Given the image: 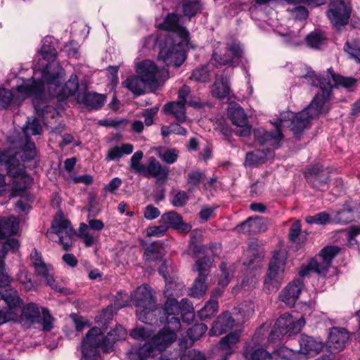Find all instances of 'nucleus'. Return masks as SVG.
<instances>
[{"mask_svg": "<svg viewBox=\"0 0 360 360\" xmlns=\"http://www.w3.org/2000/svg\"><path fill=\"white\" fill-rule=\"evenodd\" d=\"M37 275L43 277L48 285L56 291L67 293V290L61 286L53 278V267L50 264H44L34 268Z\"/></svg>", "mask_w": 360, "mask_h": 360, "instance_id": "nucleus-31", "label": "nucleus"}, {"mask_svg": "<svg viewBox=\"0 0 360 360\" xmlns=\"http://www.w3.org/2000/svg\"><path fill=\"white\" fill-rule=\"evenodd\" d=\"M143 153L141 150L136 151L131 157L129 166L132 172L136 174L143 173L145 165L141 164V161L143 159Z\"/></svg>", "mask_w": 360, "mask_h": 360, "instance_id": "nucleus-47", "label": "nucleus"}, {"mask_svg": "<svg viewBox=\"0 0 360 360\" xmlns=\"http://www.w3.org/2000/svg\"><path fill=\"white\" fill-rule=\"evenodd\" d=\"M136 316L139 321L147 324H151L156 321V316L159 309L156 307L155 302L153 306H146L141 309H136Z\"/></svg>", "mask_w": 360, "mask_h": 360, "instance_id": "nucleus-37", "label": "nucleus"}, {"mask_svg": "<svg viewBox=\"0 0 360 360\" xmlns=\"http://www.w3.org/2000/svg\"><path fill=\"white\" fill-rule=\"evenodd\" d=\"M17 278L24 286L25 290H30L33 288V284L27 271L25 269H20L17 274Z\"/></svg>", "mask_w": 360, "mask_h": 360, "instance_id": "nucleus-60", "label": "nucleus"}, {"mask_svg": "<svg viewBox=\"0 0 360 360\" xmlns=\"http://www.w3.org/2000/svg\"><path fill=\"white\" fill-rule=\"evenodd\" d=\"M160 245L157 243H153L148 246L144 251V259L146 261L157 259L160 256Z\"/></svg>", "mask_w": 360, "mask_h": 360, "instance_id": "nucleus-56", "label": "nucleus"}, {"mask_svg": "<svg viewBox=\"0 0 360 360\" xmlns=\"http://www.w3.org/2000/svg\"><path fill=\"white\" fill-rule=\"evenodd\" d=\"M326 14L334 26H344L348 22L350 9L344 0H330Z\"/></svg>", "mask_w": 360, "mask_h": 360, "instance_id": "nucleus-18", "label": "nucleus"}, {"mask_svg": "<svg viewBox=\"0 0 360 360\" xmlns=\"http://www.w3.org/2000/svg\"><path fill=\"white\" fill-rule=\"evenodd\" d=\"M307 44L312 49H319L325 40V35L319 31H314L306 37Z\"/></svg>", "mask_w": 360, "mask_h": 360, "instance_id": "nucleus-46", "label": "nucleus"}, {"mask_svg": "<svg viewBox=\"0 0 360 360\" xmlns=\"http://www.w3.org/2000/svg\"><path fill=\"white\" fill-rule=\"evenodd\" d=\"M305 221L308 224L324 225L330 221V215L326 212H321L313 216H307Z\"/></svg>", "mask_w": 360, "mask_h": 360, "instance_id": "nucleus-54", "label": "nucleus"}, {"mask_svg": "<svg viewBox=\"0 0 360 360\" xmlns=\"http://www.w3.org/2000/svg\"><path fill=\"white\" fill-rule=\"evenodd\" d=\"M305 324L304 319L294 318L292 315L285 313L282 314L275 323L269 336L270 341L280 339L285 335L291 336L298 333Z\"/></svg>", "mask_w": 360, "mask_h": 360, "instance_id": "nucleus-14", "label": "nucleus"}, {"mask_svg": "<svg viewBox=\"0 0 360 360\" xmlns=\"http://www.w3.org/2000/svg\"><path fill=\"white\" fill-rule=\"evenodd\" d=\"M18 229L19 221L16 217H0V286L5 285L12 281L5 271V256L8 251L15 252L20 246L18 240L15 238L8 239L4 243H1V240L16 234Z\"/></svg>", "mask_w": 360, "mask_h": 360, "instance_id": "nucleus-8", "label": "nucleus"}, {"mask_svg": "<svg viewBox=\"0 0 360 360\" xmlns=\"http://www.w3.org/2000/svg\"><path fill=\"white\" fill-rule=\"evenodd\" d=\"M180 360H207V358L200 351L191 349L186 352L180 359Z\"/></svg>", "mask_w": 360, "mask_h": 360, "instance_id": "nucleus-62", "label": "nucleus"}, {"mask_svg": "<svg viewBox=\"0 0 360 360\" xmlns=\"http://www.w3.org/2000/svg\"><path fill=\"white\" fill-rule=\"evenodd\" d=\"M168 229L166 225L161 224L159 226H149L146 229L147 236L149 237H162L163 236Z\"/></svg>", "mask_w": 360, "mask_h": 360, "instance_id": "nucleus-61", "label": "nucleus"}, {"mask_svg": "<svg viewBox=\"0 0 360 360\" xmlns=\"http://www.w3.org/2000/svg\"><path fill=\"white\" fill-rule=\"evenodd\" d=\"M50 69L51 66H47L43 71H35L32 76V84L38 86V89L41 91L40 102L41 108L44 109V112L48 111L45 106H49L47 102L49 97L53 96L58 101H63L79 92L77 75H72L65 85L62 86L65 70L60 66H57L56 71L52 72H50ZM53 108H54L53 107Z\"/></svg>", "mask_w": 360, "mask_h": 360, "instance_id": "nucleus-3", "label": "nucleus"}, {"mask_svg": "<svg viewBox=\"0 0 360 360\" xmlns=\"http://www.w3.org/2000/svg\"><path fill=\"white\" fill-rule=\"evenodd\" d=\"M235 320L229 311L222 312L212 323L209 333L210 335L218 336L233 328Z\"/></svg>", "mask_w": 360, "mask_h": 360, "instance_id": "nucleus-25", "label": "nucleus"}, {"mask_svg": "<svg viewBox=\"0 0 360 360\" xmlns=\"http://www.w3.org/2000/svg\"><path fill=\"white\" fill-rule=\"evenodd\" d=\"M112 308L108 307L96 316V320L98 324L106 328L107 324L112 319Z\"/></svg>", "mask_w": 360, "mask_h": 360, "instance_id": "nucleus-58", "label": "nucleus"}, {"mask_svg": "<svg viewBox=\"0 0 360 360\" xmlns=\"http://www.w3.org/2000/svg\"><path fill=\"white\" fill-rule=\"evenodd\" d=\"M302 288L303 282L301 281L290 283L282 290L280 298L287 305L292 307L295 304Z\"/></svg>", "mask_w": 360, "mask_h": 360, "instance_id": "nucleus-30", "label": "nucleus"}, {"mask_svg": "<svg viewBox=\"0 0 360 360\" xmlns=\"http://www.w3.org/2000/svg\"><path fill=\"white\" fill-rule=\"evenodd\" d=\"M207 327L204 323H196L191 326L187 330L188 337L192 340H195L201 338L207 331Z\"/></svg>", "mask_w": 360, "mask_h": 360, "instance_id": "nucleus-52", "label": "nucleus"}, {"mask_svg": "<svg viewBox=\"0 0 360 360\" xmlns=\"http://www.w3.org/2000/svg\"><path fill=\"white\" fill-rule=\"evenodd\" d=\"M181 330V323L174 317L169 321V326L154 333L148 326H139L130 332V336L138 340L147 341L137 349H131L127 353L129 360H146L165 351L177 338V332Z\"/></svg>", "mask_w": 360, "mask_h": 360, "instance_id": "nucleus-2", "label": "nucleus"}, {"mask_svg": "<svg viewBox=\"0 0 360 360\" xmlns=\"http://www.w3.org/2000/svg\"><path fill=\"white\" fill-rule=\"evenodd\" d=\"M22 84H18L15 91L0 89V108H6L11 102L15 105H20L22 101L27 97L33 98V105L34 109L38 113L41 112L45 117H48V114L54 117L57 112L50 107L46 105L47 112H44V109L41 106V91L34 84H32V77L31 79H22Z\"/></svg>", "mask_w": 360, "mask_h": 360, "instance_id": "nucleus-7", "label": "nucleus"}, {"mask_svg": "<svg viewBox=\"0 0 360 360\" xmlns=\"http://www.w3.org/2000/svg\"><path fill=\"white\" fill-rule=\"evenodd\" d=\"M229 115L232 123L237 127L236 134L245 137L250 134L251 127L248 123L243 109L239 106H232L229 110Z\"/></svg>", "mask_w": 360, "mask_h": 360, "instance_id": "nucleus-22", "label": "nucleus"}, {"mask_svg": "<svg viewBox=\"0 0 360 360\" xmlns=\"http://www.w3.org/2000/svg\"><path fill=\"white\" fill-rule=\"evenodd\" d=\"M220 276L218 279V285L221 287H225L229 283L232 276L233 269L231 265H227L222 263L219 266Z\"/></svg>", "mask_w": 360, "mask_h": 360, "instance_id": "nucleus-45", "label": "nucleus"}, {"mask_svg": "<svg viewBox=\"0 0 360 360\" xmlns=\"http://www.w3.org/2000/svg\"><path fill=\"white\" fill-rule=\"evenodd\" d=\"M53 109L57 112L54 117H52L49 113L48 114V117H45L41 112L38 113L36 112L37 118H34L32 120L29 119L26 123V125L23 128L25 136L28 137L30 136L40 134L42 132V127L39 120L41 118L45 124L50 123L49 120V119H54L58 115V112L55 108ZM35 111L37 110H35Z\"/></svg>", "mask_w": 360, "mask_h": 360, "instance_id": "nucleus-29", "label": "nucleus"}, {"mask_svg": "<svg viewBox=\"0 0 360 360\" xmlns=\"http://www.w3.org/2000/svg\"><path fill=\"white\" fill-rule=\"evenodd\" d=\"M191 79L201 82H207L210 79V76L207 67H202L194 70Z\"/></svg>", "mask_w": 360, "mask_h": 360, "instance_id": "nucleus-59", "label": "nucleus"}, {"mask_svg": "<svg viewBox=\"0 0 360 360\" xmlns=\"http://www.w3.org/2000/svg\"><path fill=\"white\" fill-rule=\"evenodd\" d=\"M70 317L75 323L77 331L78 332L82 331L84 328H86L90 326L89 322L86 319L75 314H72Z\"/></svg>", "mask_w": 360, "mask_h": 360, "instance_id": "nucleus-63", "label": "nucleus"}, {"mask_svg": "<svg viewBox=\"0 0 360 360\" xmlns=\"http://www.w3.org/2000/svg\"><path fill=\"white\" fill-rule=\"evenodd\" d=\"M320 169L319 167H314L309 170V173L312 178L310 179L313 186L319 191H326L328 188V172L326 171H321L319 173Z\"/></svg>", "mask_w": 360, "mask_h": 360, "instance_id": "nucleus-34", "label": "nucleus"}, {"mask_svg": "<svg viewBox=\"0 0 360 360\" xmlns=\"http://www.w3.org/2000/svg\"><path fill=\"white\" fill-rule=\"evenodd\" d=\"M340 248L335 246H328L323 248L316 257L310 262L313 271L325 276L330 266L334 257L339 252Z\"/></svg>", "mask_w": 360, "mask_h": 360, "instance_id": "nucleus-19", "label": "nucleus"}, {"mask_svg": "<svg viewBox=\"0 0 360 360\" xmlns=\"http://www.w3.org/2000/svg\"><path fill=\"white\" fill-rule=\"evenodd\" d=\"M159 158L167 164L174 163L179 157V150L175 148H169L165 150H160L158 151Z\"/></svg>", "mask_w": 360, "mask_h": 360, "instance_id": "nucleus-51", "label": "nucleus"}, {"mask_svg": "<svg viewBox=\"0 0 360 360\" xmlns=\"http://www.w3.org/2000/svg\"><path fill=\"white\" fill-rule=\"evenodd\" d=\"M235 314L240 316V319L245 321L249 319L255 311V306L252 301L241 302L235 308Z\"/></svg>", "mask_w": 360, "mask_h": 360, "instance_id": "nucleus-44", "label": "nucleus"}, {"mask_svg": "<svg viewBox=\"0 0 360 360\" xmlns=\"http://www.w3.org/2000/svg\"><path fill=\"white\" fill-rule=\"evenodd\" d=\"M122 85L135 95L143 94L147 86L146 82L139 75L128 77L122 82Z\"/></svg>", "mask_w": 360, "mask_h": 360, "instance_id": "nucleus-36", "label": "nucleus"}, {"mask_svg": "<svg viewBox=\"0 0 360 360\" xmlns=\"http://www.w3.org/2000/svg\"><path fill=\"white\" fill-rule=\"evenodd\" d=\"M271 155L270 150L265 153L264 150H255L246 154L245 165L248 167L257 165L266 160Z\"/></svg>", "mask_w": 360, "mask_h": 360, "instance_id": "nucleus-40", "label": "nucleus"}, {"mask_svg": "<svg viewBox=\"0 0 360 360\" xmlns=\"http://www.w3.org/2000/svg\"><path fill=\"white\" fill-rule=\"evenodd\" d=\"M181 23L182 18L176 13H172L167 15L162 23L158 24V27L171 32L166 38L174 37V40L177 39L180 40L179 43L186 44L188 42L189 33Z\"/></svg>", "mask_w": 360, "mask_h": 360, "instance_id": "nucleus-16", "label": "nucleus"}, {"mask_svg": "<svg viewBox=\"0 0 360 360\" xmlns=\"http://www.w3.org/2000/svg\"><path fill=\"white\" fill-rule=\"evenodd\" d=\"M166 112L172 114L179 122H184L186 119L185 104L179 101H172L164 106Z\"/></svg>", "mask_w": 360, "mask_h": 360, "instance_id": "nucleus-39", "label": "nucleus"}, {"mask_svg": "<svg viewBox=\"0 0 360 360\" xmlns=\"http://www.w3.org/2000/svg\"><path fill=\"white\" fill-rule=\"evenodd\" d=\"M36 155L34 143L27 140L23 147L18 151L11 150L0 152V165L4 164L7 173L13 177V189L15 191L26 190L32 183V179L26 174L23 165L20 164L18 157L22 162L30 161Z\"/></svg>", "mask_w": 360, "mask_h": 360, "instance_id": "nucleus-4", "label": "nucleus"}, {"mask_svg": "<svg viewBox=\"0 0 360 360\" xmlns=\"http://www.w3.org/2000/svg\"><path fill=\"white\" fill-rule=\"evenodd\" d=\"M179 41L177 39L174 40V37L165 38L159 52L158 61H162L167 67L180 66L186 59L185 49H194L195 46L189 39L186 44L179 43Z\"/></svg>", "mask_w": 360, "mask_h": 360, "instance_id": "nucleus-9", "label": "nucleus"}, {"mask_svg": "<svg viewBox=\"0 0 360 360\" xmlns=\"http://www.w3.org/2000/svg\"><path fill=\"white\" fill-rule=\"evenodd\" d=\"M165 295L167 300L165 304L164 314L160 317V323L164 325L169 326V321L174 317L178 321L179 314L184 322L190 323L194 318V308L193 304L188 299H182L181 302H177V297L182 294L184 285L181 282L167 281L165 276Z\"/></svg>", "mask_w": 360, "mask_h": 360, "instance_id": "nucleus-6", "label": "nucleus"}, {"mask_svg": "<svg viewBox=\"0 0 360 360\" xmlns=\"http://www.w3.org/2000/svg\"><path fill=\"white\" fill-rule=\"evenodd\" d=\"M211 92L214 97L220 99L228 98L231 92L228 78L224 77H217L212 86Z\"/></svg>", "mask_w": 360, "mask_h": 360, "instance_id": "nucleus-33", "label": "nucleus"}, {"mask_svg": "<svg viewBox=\"0 0 360 360\" xmlns=\"http://www.w3.org/2000/svg\"><path fill=\"white\" fill-rule=\"evenodd\" d=\"M78 236L83 239L86 247L92 246L98 239V237L91 233L89 226L84 223L80 224Z\"/></svg>", "mask_w": 360, "mask_h": 360, "instance_id": "nucleus-48", "label": "nucleus"}, {"mask_svg": "<svg viewBox=\"0 0 360 360\" xmlns=\"http://www.w3.org/2000/svg\"><path fill=\"white\" fill-rule=\"evenodd\" d=\"M239 338L240 333L238 332L231 333L222 338L220 342V348L223 350H228L227 352H229L231 347L238 342Z\"/></svg>", "mask_w": 360, "mask_h": 360, "instance_id": "nucleus-50", "label": "nucleus"}, {"mask_svg": "<svg viewBox=\"0 0 360 360\" xmlns=\"http://www.w3.org/2000/svg\"><path fill=\"white\" fill-rule=\"evenodd\" d=\"M300 346L299 352L300 353L312 357L322 351L323 343L312 337L302 335L300 339Z\"/></svg>", "mask_w": 360, "mask_h": 360, "instance_id": "nucleus-28", "label": "nucleus"}, {"mask_svg": "<svg viewBox=\"0 0 360 360\" xmlns=\"http://www.w3.org/2000/svg\"><path fill=\"white\" fill-rule=\"evenodd\" d=\"M136 72L150 89H155L160 82L169 77L167 70L165 68L158 69L153 61L148 60H143L137 65Z\"/></svg>", "mask_w": 360, "mask_h": 360, "instance_id": "nucleus-15", "label": "nucleus"}, {"mask_svg": "<svg viewBox=\"0 0 360 360\" xmlns=\"http://www.w3.org/2000/svg\"><path fill=\"white\" fill-rule=\"evenodd\" d=\"M243 55V49L239 43L232 42L229 44L224 53H219L216 49L212 54L213 59L219 65H236L238 59Z\"/></svg>", "mask_w": 360, "mask_h": 360, "instance_id": "nucleus-20", "label": "nucleus"}, {"mask_svg": "<svg viewBox=\"0 0 360 360\" xmlns=\"http://www.w3.org/2000/svg\"><path fill=\"white\" fill-rule=\"evenodd\" d=\"M287 258L288 252L284 249H280L274 253L264 281L268 290H276L278 288L283 278Z\"/></svg>", "mask_w": 360, "mask_h": 360, "instance_id": "nucleus-10", "label": "nucleus"}, {"mask_svg": "<svg viewBox=\"0 0 360 360\" xmlns=\"http://www.w3.org/2000/svg\"><path fill=\"white\" fill-rule=\"evenodd\" d=\"M205 178V174L200 170H195L191 172L188 174V191H193L195 186H197Z\"/></svg>", "mask_w": 360, "mask_h": 360, "instance_id": "nucleus-53", "label": "nucleus"}, {"mask_svg": "<svg viewBox=\"0 0 360 360\" xmlns=\"http://www.w3.org/2000/svg\"><path fill=\"white\" fill-rule=\"evenodd\" d=\"M131 302L136 309L146 306H153L155 300L153 299L150 290L147 285H142L131 295Z\"/></svg>", "mask_w": 360, "mask_h": 360, "instance_id": "nucleus-26", "label": "nucleus"}, {"mask_svg": "<svg viewBox=\"0 0 360 360\" xmlns=\"http://www.w3.org/2000/svg\"><path fill=\"white\" fill-rule=\"evenodd\" d=\"M105 100V96L104 95L87 92L86 90L77 94V101L78 103L94 108L101 107Z\"/></svg>", "mask_w": 360, "mask_h": 360, "instance_id": "nucleus-32", "label": "nucleus"}, {"mask_svg": "<svg viewBox=\"0 0 360 360\" xmlns=\"http://www.w3.org/2000/svg\"><path fill=\"white\" fill-rule=\"evenodd\" d=\"M266 229V222L262 217H250L235 228L238 233H257Z\"/></svg>", "mask_w": 360, "mask_h": 360, "instance_id": "nucleus-27", "label": "nucleus"}, {"mask_svg": "<svg viewBox=\"0 0 360 360\" xmlns=\"http://www.w3.org/2000/svg\"><path fill=\"white\" fill-rule=\"evenodd\" d=\"M181 218V216H180L177 212L171 211L163 214L161 216L160 222L166 225L167 229L169 228L174 229Z\"/></svg>", "mask_w": 360, "mask_h": 360, "instance_id": "nucleus-49", "label": "nucleus"}, {"mask_svg": "<svg viewBox=\"0 0 360 360\" xmlns=\"http://www.w3.org/2000/svg\"><path fill=\"white\" fill-rule=\"evenodd\" d=\"M40 54L42 56V58L47 61V64L44 65V68L43 69H34V72L37 70H44L47 66H51L50 72L56 71L57 67H53V65L51 63V62L53 61L56 57V49L49 44H44L40 50Z\"/></svg>", "mask_w": 360, "mask_h": 360, "instance_id": "nucleus-38", "label": "nucleus"}, {"mask_svg": "<svg viewBox=\"0 0 360 360\" xmlns=\"http://www.w3.org/2000/svg\"><path fill=\"white\" fill-rule=\"evenodd\" d=\"M345 51L356 62L360 63V40L352 44L347 43Z\"/></svg>", "mask_w": 360, "mask_h": 360, "instance_id": "nucleus-57", "label": "nucleus"}, {"mask_svg": "<svg viewBox=\"0 0 360 360\" xmlns=\"http://www.w3.org/2000/svg\"><path fill=\"white\" fill-rule=\"evenodd\" d=\"M349 340L348 332L343 328H333L330 330L328 347L332 352L342 350Z\"/></svg>", "mask_w": 360, "mask_h": 360, "instance_id": "nucleus-24", "label": "nucleus"}, {"mask_svg": "<svg viewBox=\"0 0 360 360\" xmlns=\"http://www.w3.org/2000/svg\"><path fill=\"white\" fill-rule=\"evenodd\" d=\"M218 301L214 299H210L205 306L198 311V314L201 320L210 319L218 311Z\"/></svg>", "mask_w": 360, "mask_h": 360, "instance_id": "nucleus-42", "label": "nucleus"}, {"mask_svg": "<svg viewBox=\"0 0 360 360\" xmlns=\"http://www.w3.org/2000/svg\"><path fill=\"white\" fill-rule=\"evenodd\" d=\"M127 337L126 330L121 326H117L104 338L101 329L92 328L86 334L82 342V352L84 360H101L98 350L101 348L104 352L113 350L114 344L123 340Z\"/></svg>", "mask_w": 360, "mask_h": 360, "instance_id": "nucleus-5", "label": "nucleus"}, {"mask_svg": "<svg viewBox=\"0 0 360 360\" xmlns=\"http://www.w3.org/2000/svg\"><path fill=\"white\" fill-rule=\"evenodd\" d=\"M133 150L134 146L131 143H124L121 146H116L108 149L105 160L107 161L118 160L124 155L131 154Z\"/></svg>", "mask_w": 360, "mask_h": 360, "instance_id": "nucleus-35", "label": "nucleus"}, {"mask_svg": "<svg viewBox=\"0 0 360 360\" xmlns=\"http://www.w3.org/2000/svg\"><path fill=\"white\" fill-rule=\"evenodd\" d=\"M15 321L24 326H30L34 323H40L43 330L50 331L53 328V318L49 310L39 307L34 303H29L21 309V314H18Z\"/></svg>", "mask_w": 360, "mask_h": 360, "instance_id": "nucleus-11", "label": "nucleus"}, {"mask_svg": "<svg viewBox=\"0 0 360 360\" xmlns=\"http://www.w3.org/2000/svg\"><path fill=\"white\" fill-rule=\"evenodd\" d=\"M262 328L258 329L253 336L252 342L248 344L245 352L246 360H273L272 355L260 347L262 341L259 334Z\"/></svg>", "mask_w": 360, "mask_h": 360, "instance_id": "nucleus-21", "label": "nucleus"}, {"mask_svg": "<svg viewBox=\"0 0 360 360\" xmlns=\"http://www.w3.org/2000/svg\"><path fill=\"white\" fill-rule=\"evenodd\" d=\"M210 260L206 258L198 260L193 269L198 272V276L195 278L192 287L190 288L189 295L195 298L203 297L207 290V285L205 280L210 271Z\"/></svg>", "mask_w": 360, "mask_h": 360, "instance_id": "nucleus-17", "label": "nucleus"}, {"mask_svg": "<svg viewBox=\"0 0 360 360\" xmlns=\"http://www.w3.org/2000/svg\"><path fill=\"white\" fill-rule=\"evenodd\" d=\"M247 256L249 257L248 260L243 261V264L250 267L253 266H259L260 262L262 260L263 256L261 254H259L256 251L253 250H248L246 252Z\"/></svg>", "mask_w": 360, "mask_h": 360, "instance_id": "nucleus-55", "label": "nucleus"}, {"mask_svg": "<svg viewBox=\"0 0 360 360\" xmlns=\"http://www.w3.org/2000/svg\"><path fill=\"white\" fill-rule=\"evenodd\" d=\"M290 11L292 16L298 20H305L308 17V11L302 6H296Z\"/></svg>", "mask_w": 360, "mask_h": 360, "instance_id": "nucleus-64", "label": "nucleus"}, {"mask_svg": "<svg viewBox=\"0 0 360 360\" xmlns=\"http://www.w3.org/2000/svg\"><path fill=\"white\" fill-rule=\"evenodd\" d=\"M305 78L311 80V85L319 86L320 91L308 107L299 113L295 115L289 110L282 112L278 122L274 123L276 131H264L259 140L262 144L267 143L273 146H277L283 139L281 128L284 127L290 128L295 136H299L304 129L309 127L311 120L328 110L327 103L332 97L333 88L342 87L347 91H354L358 84L357 79L336 74L331 68L328 69L326 77H318L311 71L308 72Z\"/></svg>", "mask_w": 360, "mask_h": 360, "instance_id": "nucleus-1", "label": "nucleus"}, {"mask_svg": "<svg viewBox=\"0 0 360 360\" xmlns=\"http://www.w3.org/2000/svg\"><path fill=\"white\" fill-rule=\"evenodd\" d=\"M169 172L167 167L162 166L154 157H150L147 166H145L143 174L146 177H154L158 181L165 182L168 178Z\"/></svg>", "mask_w": 360, "mask_h": 360, "instance_id": "nucleus-23", "label": "nucleus"}, {"mask_svg": "<svg viewBox=\"0 0 360 360\" xmlns=\"http://www.w3.org/2000/svg\"><path fill=\"white\" fill-rule=\"evenodd\" d=\"M58 238V242L63 245V250H68L72 244L75 231L70 221L65 219L61 211L57 212L51 223V230L46 232V236L52 240L57 241L55 236Z\"/></svg>", "mask_w": 360, "mask_h": 360, "instance_id": "nucleus-12", "label": "nucleus"}, {"mask_svg": "<svg viewBox=\"0 0 360 360\" xmlns=\"http://www.w3.org/2000/svg\"><path fill=\"white\" fill-rule=\"evenodd\" d=\"M11 281L0 288L6 287ZM0 300H4L6 307L0 309V326L9 321H15L18 314L20 312L22 304V300L20 298L16 290L9 287L4 292L0 291Z\"/></svg>", "mask_w": 360, "mask_h": 360, "instance_id": "nucleus-13", "label": "nucleus"}, {"mask_svg": "<svg viewBox=\"0 0 360 360\" xmlns=\"http://www.w3.org/2000/svg\"><path fill=\"white\" fill-rule=\"evenodd\" d=\"M180 8L184 17L190 19L201 11L202 6L199 0H183Z\"/></svg>", "mask_w": 360, "mask_h": 360, "instance_id": "nucleus-41", "label": "nucleus"}, {"mask_svg": "<svg viewBox=\"0 0 360 360\" xmlns=\"http://www.w3.org/2000/svg\"><path fill=\"white\" fill-rule=\"evenodd\" d=\"M353 220V210L349 204L344 205L342 209L336 212L333 217V221L340 224H347Z\"/></svg>", "mask_w": 360, "mask_h": 360, "instance_id": "nucleus-43", "label": "nucleus"}]
</instances>
